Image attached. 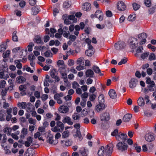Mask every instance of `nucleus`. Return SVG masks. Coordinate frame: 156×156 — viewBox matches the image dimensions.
<instances>
[{
	"label": "nucleus",
	"instance_id": "64",
	"mask_svg": "<svg viewBox=\"0 0 156 156\" xmlns=\"http://www.w3.org/2000/svg\"><path fill=\"white\" fill-rule=\"evenodd\" d=\"M57 65L59 66H65L64 62L62 60H58L57 62Z\"/></svg>",
	"mask_w": 156,
	"mask_h": 156
},
{
	"label": "nucleus",
	"instance_id": "61",
	"mask_svg": "<svg viewBox=\"0 0 156 156\" xmlns=\"http://www.w3.org/2000/svg\"><path fill=\"white\" fill-rule=\"evenodd\" d=\"M143 47L142 46H139L136 49V54L135 55L136 56V54L137 53H141L142 51V50L143 49Z\"/></svg>",
	"mask_w": 156,
	"mask_h": 156
},
{
	"label": "nucleus",
	"instance_id": "39",
	"mask_svg": "<svg viewBox=\"0 0 156 156\" xmlns=\"http://www.w3.org/2000/svg\"><path fill=\"white\" fill-rule=\"evenodd\" d=\"M68 18L70 20H73V23H75L77 22V19L75 18V16L74 15H69L68 16Z\"/></svg>",
	"mask_w": 156,
	"mask_h": 156
},
{
	"label": "nucleus",
	"instance_id": "3",
	"mask_svg": "<svg viewBox=\"0 0 156 156\" xmlns=\"http://www.w3.org/2000/svg\"><path fill=\"white\" fill-rule=\"evenodd\" d=\"M137 37L140 45L143 44L146 42V38L147 37V35L145 33L139 34L137 35Z\"/></svg>",
	"mask_w": 156,
	"mask_h": 156
},
{
	"label": "nucleus",
	"instance_id": "18",
	"mask_svg": "<svg viewBox=\"0 0 156 156\" xmlns=\"http://www.w3.org/2000/svg\"><path fill=\"white\" fill-rule=\"evenodd\" d=\"M94 72L91 69L87 70L85 72V75L86 77L92 78L94 76Z\"/></svg>",
	"mask_w": 156,
	"mask_h": 156
},
{
	"label": "nucleus",
	"instance_id": "13",
	"mask_svg": "<svg viewBox=\"0 0 156 156\" xmlns=\"http://www.w3.org/2000/svg\"><path fill=\"white\" fill-rule=\"evenodd\" d=\"M100 119L101 121H108L109 119V114L107 112L104 113L101 115Z\"/></svg>",
	"mask_w": 156,
	"mask_h": 156
},
{
	"label": "nucleus",
	"instance_id": "63",
	"mask_svg": "<svg viewBox=\"0 0 156 156\" xmlns=\"http://www.w3.org/2000/svg\"><path fill=\"white\" fill-rule=\"evenodd\" d=\"M76 36H77L75 35H74L72 34H71L69 35V40L73 42L76 40Z\"/></svg>",
	"mask_w": 156,
	"mask_h": 156
},
{
	"label": "nucleus",
	"instance_id": "51",
	"mask_svg": "<svg viewBox=\"0 0 156 156\" xmlns=\"http://www.w3.org/2000/svg\"><path fill=\"white\" fill-rule=\"evenodd\" d=\"M20 61L19 60H15L14 61L15 62L17 63L16 66L18 69H21L22 68V64L20 62Z\"/></svg>",
	"mask_w": 156,
	"mask_h": 156
},
{
	"label": "nucleus",
	"instance_id": "42",
	"mask_svg": "<svg viewBox=\"0 0 156 156\" xmlns=\"http://www.w3.org/2000/svg\"><path fill=\"white\" fill-rule=\"evenodd\" d=\"M92 69L94 72L97 73H99L101 72V70L98 66H94L92 67Z\"/></svg>",
	"mask_w": 156,
	"mask_h": 156
},
{
	"label": "nucleus",
	"instance_id": "49",
	"mask_svg": "<svg viewBox=\"0 0 156 156\" xmlns=\"http://www.w3.org/2000/svg\"><path fill=\"white\" fill-rule=\"evenodd\" d=\"M21 133L23 135V136L22 135H21L20 136L21 138H24V136L26 135L27 134V130L25 128H23L22 129Z\"/></svg>",
	"mask_w": 156,
	"mask_h": 156
},
{
	"label": "nucleus",
	"instance_id": "41",
	"mask_svg": "<svg viewBox=\"0 0 156 156\" xmlns=\"http://www.w3.org/2000/svg\"><path fill=\"white\" fill-rule=\"evenodd\" d=\"M136 19V16L135 14L130 15L128 17V20L129 21H133Z\"/></svg>",
	"mask_w": 156,
	"mask_h": 156
},
{
	"label": "nucleus",
	"instance_id": "8",
	"mask_svg": "<svg viewBox=\"0 0 156 156\" xmlns=\"http://www.w3.org/2000/svg\"><path fill=\"white\" fill-rule=\"evenodd\" d=\"M103 13L101 10H98L96 11L95 14V16L98 18L99 20L102 21L103 19Z\"/></svg>",
	"mask_w": 156,
	"mask_h": 156
},
{
	"label": "nucleus",
	"instance_id": "7",
	"mask_svg": "<svg viewBox=\"0 0 156 156\" xmlns=\"http://www.w3.org/2000/svg\"><path fill=\"white\" fill-rule=\"evenodd\" d=\"M53 136L52 134H49L47 137V142L50 144H56L58 142V140H56L54 141L53 140Z\"/></svg>",
	"mask_w": 156,
	"mask_h": 156
},
{
	"label": "nucleus",
	"instance_id": "47",
	"mask_svg": "<svg viewBox=\"0 0 156 156\" xmlns=\"http://www.w3.org/2000/svg\"><path fill=\"white\" fill-rule=\"evenodd\" d=\"M34 41L37 43H40L41 41L40 37L37 36H35L34 39Z\"/></svg>",
	"mask_w": 156,
	"mask_h": 156
},
{
	"label": "nucleus",
	"instance_id": "5",
	"mask_svg": "<svg viewBox=\"0 0 156 156\" xmlns=\"http://www.w3.org/2000/svg\"><path fill=\"white\" fill-rule=\"evenodd\" d=\"M125 45V44L124 42L119 41L115 44V47L117 50H119L123 49Z\"/></svg>",
	"mask_w": 156,
	"mask_h": 156
},
{
	"label": "nucleus",
	"instance_id": "21",
	"mask_svg": "<svg viewBox=\"0 0 156 156\" xmlns=\"http://www.w3.org/2000/svg\"><path fill=\"white\" fill-rule=\"evenodd\" d=\"M91 7L90 4L86 2L84 3L82 5V9L85 11H89Z\"/></svg>",
	"mask_w": 156,
	"mask_h": 156
},
{
	"label": "nucleus",
	"instance_id": "48",
	"mask_svg": "<svg viewBox=\"0 0 156 156\" xmlns=\"http://www.w3.org/2000/svg\"><path fill=\"white\" fill-rule=\"evenodd\" d=\"M133 9L135 11L137 10L140 7V5L136 3H133Z\"/></svg>",
	"mask_w": 156,
	"mask_h": 156
},
{
	"label": "nucleus",
	"instance_id": "30",
	"mask_svg": "<svg viewBox=\"0 0 156 156\" xmlns=\"http://www.w3.org/2000/svg\"><path fill=\"white\" fill-rule=\"evenodd\" d=\"M16 31H15L12 33V40L14 42L17 41L18 40V37L16 35Z\"/></svg>",
	"mask_w": 156,
	"mask_h": 156
},
{
	"label": "nucleus",
	"instance_id": "37",
	"mask_svg": "<svg viewBox=\"0 0 156 156\" xmlns=\"http://www.w3.org/2000/svg\"><path fill=\"white\" fill-rule=\"evenodd\" d=\"M75 31L74 32V34L77 36H78L79 34V31L81 29L79 25H76L75 27Z\"/></svg>",
	"mask_w": 156,
	"mask_h": 156
},
{
	"label": "nucleus",
	"instance_id": "9",
	"mask_svg": "<svg viewBox=\"0 0 156 156\" xmlns=\"http://www.w3.org/2000/svg\"><path fill=\"white\" fill-rule=\"evenodd\" d=\"M127 138V136L126 133H119L118 136H116V139L117 140L120 141L121 139L123 142L126 140Z\"/></svg>",
	"mask_w": 156,
	"mask_h": 156
},
{
	"label": "nucleus",
	"instance_id": "24",
	"mask_svg": "<svg viewBox=\"0 0 156 156\" xmlns=\"http://www.w3.org/2000/svg\"><path fill=\"white\" fill-rule=\"evenodd\" d=\"M34 154V151L32 149H28L25 152L26 156H33Z\"/></svg>",
	"mask_w": 156,
	"mask_h": 156
},
{
	"label": "nucleus",
	"instance_id": "38",
	"mask_svg": "<svg viewBox=\"0 0 156 156\" xmlns=\"http://www.w3.org/2000/svg\"><path fill=\"white\" fill-rule=\"evenodd\" d=\"M99 104L104 103V96L102 94L100 95L98 98Z\"/></svg>",
	"mask_w": 156,
	"mask_h": 156
},
{
	"label": "nucleus",
	"instance_id": "29",
	"mask_svg": "<svg viewBox=\"0 0 156 156\" xmlns=\"http://www.w3.org/2000/svg\"><path fill=\"white\" fill-rule=\"evenodd\" d=\"M18 107L20 108L25 109L27 106V103L25 102H19L17 104Z\"/></svg>",
	"mask_w": 156,
	"mask_h": 156
},
{
	"label": "nucleus",
	"instance_id": "35",
	"mask_svg": "<svg viewBox=\"0 0 156 156\" xmlns=\"http://www.w3.org/2000/svg\"><path fill=\"white\" fill-rule=\"evenodd\" d=\"M39 8L37 6H36L33 7L32 10L33 12L34 15H36L39 12Z\"/></svg>",
	"mask_w": 156,
	"mask_h": 156
},
{
	"label": "nucleus",
	"instance_id": "43",
	"mask_svg": "<svg viewBox=\"0 0 156 156\" xmlns=\"http://www.w3.org/2000/svg\"><path fill=\"white\" fill-rule=\"evenodd\" d=\"M133 146L134 147L135 149L137 152H140L141 150V147L140 146L135 144L133 145Z\"/></svg>",
	"mask_w": 156,
	"mask_h": 156
},
{
	"label": "nucleus",
	"instance_id": "17",
	"mask_svg": "<svg viewBox=\"0 0 156 156\" xmlns=\"http://www.w3.org/2000/svg\"><path fill=\"white\" fill-rule=\"evenodd\" d=\"M59 111L61 113H66L69 112V108L66 106L62 105L59 108Z\"/></svg>",
	"mask_w": 156,
	"mask_h": 156
},
{
	"label": "nucleus",
	"instance_id": "44",
	"mask_svg": "<svg viewBox=\"0 0 156 156\" xmlns=\"http://www.w3.org/2000/svg\"><path fill=\"white\" fill-rule=\"evenodd\" d=\"M156 56L155 55V54L154 53H151L149 55V59L150 61L155 60L156 59Z\"/></svg>",
	"mask_w": 156,
	"mask_h": 156
},
{
	"label": "nucleus",
	"instance_id": "32",
	"mask_svg": "<svg viewBox=\"0 0 156 156\" xmlns=\"http://www.w3.org/2000/svg\"><path fill=\"white\" fill-rule=\"evenodd\" d=\"M94 50L87 49L85 53L87 56L90 57L94 54Z\"/></svg>",
	"mask_w": 156,
	"mask_h": 156
},
{
	"label": "nucleus",
	"instance_id": "31",
	"mask_svg": "<svg viewBox=\"0 0 156 156\" xmlns=\"http://www.w3.org/2000/svg\"><path fill=\"white\" fill-rule=\"evenodd\" d=\"M27 51L26 50L23 49L21 50L19 54L20 58H21L25 57L27 55Z\"/></svg>",
	"mask_w": 156,
	"mask_h": 156
},
{
	"label": "nucleus",
	"instance_id": "23",
	"mask_svg": "<svg viewBox=\"0 0 156 156\" xmlns=\"http://www.w3.org/2000/svg\"><path fill=\"white\" fill-rule=\"evenodd\" d=\"M7 47V44L6 43L2 42L0 45V51H4Z\"/></svg>",
	"mask_w": 156,
	"mask_h": 156
},
{
	"label": "nucleus",
	"instance_id": "53",
	"mask_svg": "<svg viewBox=\"0 0 156 156\" xmlns=\"http://www.w3.org/2000/svg\"><path fill=\"white\" fill-rule=\"evenodd\" d=\"M29 122L31 124L35 125L36 123V120L35 119H33L32 118H29L28 119Z\"/></svg>",
	"mask_w": 156,
	"mask_h": 156
},
{
	"label": "nucleus",
	"instance_id": "55",
	"mask_svg": "<svg viewBox=\"0 0 156 156\" xmlns=\"http://www.w3.org/2000/svg\"><path fill=\"white\" fill-rule=\"evenodd\" d=\"M59 68L58 69V71L59 72L61 73H62L64 72L65 70H66V66H59Z\"/></svg>",
	"mask_w": 156,
	"mask_h": 156
},
{
	"label": "nucleus",
	"instance_id": "12",
	"mask_svg": "<svg viewBox=\"0 0 156 156\" xmlns=\"http://www.w3.org/2000/svg\"><path fill=\"white\" fill-rule=\"evenodd\" d=\"M61 146L63 147H68L71 146L72 144V142L70 140H61L60 142Z\"/></svg>",
	"mask_w": 156,
	"mask_h": 156
},
{
	"label": "nucleus",
	"instance_id": "52",
	"mask_svg": "<svg viewBox=\"0 0 156 156\" xmlns=\"http://www.w3.org/2000/svg\"><path fill=\"white\" fill-rule=\"evenodd\" d=\"M77 135H74V136L75 137H78L79 139L80 140H81L83 139V137L82 135H81L80 131H78V130L77 132Z\"/></svg>",
	"mask_w": 156,
	"mask_h": 156
},
{
	"label": "nucleus",
	"instance_id": "62",
	"mask_svg": "<svg viewBox=\"0 0 156 156\" xmlns=\"http://www.w3.org/2000/svg\"><path fill=\"white\" fill-rule=\"evenodd\" d=\"M144 3L147 7H150L151 5V0H145Z\"/></svg>",
	"mask_w": 156,
	"mask_h": 156
},
{
	"label": "nucleus",
	"instance_id": "6",
	"mask_svg": "<svg viewBox=\"0 0 156 156\" xmlns=\"http://www.w3.org/2000/svg\"><path fill=\"white\" fill-rule=\"evenodd\" d=\"M117 8L119 11H124L126 10V6L122 1H120L117 3Z\"/></svg>",
	"mask_w": 156,
	"mask_h": 156
},
{
	"label": "nucleus",
	"instance_id": "22",
	"mask_svg": "<svg viewBox=\"0 0 156 156\" xmlns=\"http://www.w3.org/2000/svg\"><path fill=\"white\" fill-rule=\"evenodd\" d=\"M33 142V138L28 136L27 138V141L25 142V145L27 147H29Z\"/></svg>",
	"mask_w": 156,
	"mask_h": 156
},
{
	"label": "nucleus",
	"instance_id": "20",
	"mask_svg": "<svg viewBox=\"0 0 156 156\" xmlns=\"http://www.w3.org/2000/svg\"><path fill=\"white\" fill-rule=\"evenodd\" d=\"M132 115L131 114H127L125 115L123 117L122 120L124 122H128L130 120Z\"/></svg>",
	"mask_w": 156,
	"mask_h": 156
},
{
	"label": "nucleus",
	"instance_id": "11",
	"mask_svg": "<svg viewBox=\"0 0 156 156\" xmlns=\"http://www.w3.org/2000/svg\"><path fill=\"white\" fill-rule=\"evenodd\" d=\"M145 139L148 142L153 141L154 140L153 134L151 133L147 134L145 136Z\"/></svg>",
	"mask_w": 156,
	"mask_h": 156
},
{
	"label": "nucleus",
	"instance_id": "16",
	"mask_svg": "<svg viewBox=\"0 0 156 156\" xmlns=\"http://www.w3.org/2000/svg\"><path fill=\"white\" fill-rule=\"evenodd\" d=\"M105 108V105L104 103L99 104L95 107V110L97 112L101 111Z\"/></svg>",
	"mask_w": 156,
	"mask_h": 156
},
{
	"label": "nucleus",
	"instance_id": "33",
	"mask_svg": "<svg viewBox=\"0 0 156 156\" xmlns=\"http://www.w3.org/2000/svg\"><path fill=\"white\" fill-rule=\"evenodd\" d=\"M8 89L5 88L4 90L3 89L1 91L2 98V99L5 100V97L6 95Z\"/></svg>",
	"mask_w": 156,
	"mask_h": 156
},
{
	"label": "nucleus",
	"instance_id": "34",
	"mask_svg": "<svg viewBox=\"0 0 156 156\" xmlns=\"http://www.w3.org/2000/svg\"><path fill=\"white\" fill-rule=\"evenodd\" d=\"M69 136V132L68 130H65L62 134V137L63 138L68 137Z\"/></svg>",
	"mask_w": 156,
	"mask_h": 156
},
{
	"label": "nucleus",
	"instance_id": "26",
	"mask_svg": "<svg viewBox=\"0 0 156 156\" xmlns=\"http://www.w3.org/2000/svg\"><path fill=\"white\" fill-rule=\"evenodd\" d=\"M16 82L19 83H23L26 81V79L22 76H20L17 77L16 79Z\"/></svg>",
	"mask_w": 156,
	"mask_h": 156
},
{
	"label": "nucleus",
	"instance_id": "14",
	"mask_svg": "<svg viewBox=\"0 0 156 156\" xmlns=\"http://www.w3.org/2000/svg\"><path fill=\"white\" fill-rule=\"evenodd\" d=\"M139 41L136 38H133L131 42V47L133 49H135L138 45Z\"/></svg>",
	"mask_w": 156,
	"mask_h": 156
},
{
	"label": "nucleus",
	"instance_id": "54",
	"mask_svg": "<svg viewBox=\"0 0 156 156\" xmlns=\"http://www.w3.org/2000/svg\"><path fill=\"white\" fill-rule=\"evenodd\" d=\"M127 61V58H124L122 59L121 61L118 63V64L119 65H121L122 64H124L126 63Z\"/></svg>",
	"mask_w": 156,
	"mask_h": 156
},
{
	"label": "nucleus",
	"instance_id": "2",
	"mask_svg": "<svg viewBox=\"0 0 156 156\" xmlns=\"http://www.w3.org/2000/svg\"><path fill=\"white\" fill-rule=\"evenodd\" d=\"M56 126L51 129V130L54 132H62L64 128V125L61 121H57Z\"/></svg>",
	"mask_w": 156,
	"mask_h": 156
},
{
	"label": "nucleus",
	"instance_id": "46",
	"mask_svg": "<svg viewBox=\"0 0 156 156\" xmlns=\"http://www.w3.org/2000/svg\"><path fill=\"white\" fill-rule=\"evenodd\" d=\"M51 76L52 78L55 77L56 76L57 74V72L56 70L55 69H53L51 70Z\"/></svg>",
	"mask_w": 156,
	"mask_h": 156
},
{
	"label": "nucleus",
	"instance_id": "58",
	"mask_svg": "<svg viewBox=\"0 0 156 156\" xmlns=\"http://www.w3.org/2000/svg\"><path fill=\"white\" fill-rule=\"evenodd\" d=\"M10 54V51L9 50H7L5 52L3 53V58H5L9 56Z\"/></svg>",
	"mask_w": 156,
	"mask_h": 156
},
{
	"label": "nucleus",
	"instance_id": "4",
	"mask_svg": "<svg viewBox=\"0 0 156 156\" xmlns=\"http://www.w3.org/2000/svg\"><path fill=\"white\" fill-rule=\"evenodd\" d=\"M116 147L118 150L123 151L127 150L128 146L127 144L124 142H120L117 144Z\"/></svg>",
	"mask_w": 156,
	"mask_h": 156
},
{
	"label": "nucleus",
	"instance_id": "1",
	"mask_svg": "<svg viewBox=\"0 0 156 156\" xmlns=\"http://www.w3.org/2000/svg\"><path fill=\"white\" fill-rule=\"evenodd\" d=\"M113 147V145L112 143L107 145L105 147L101 146L100 147L98 154L99 156H104L105 154L106 156H110L112 153Z\"/></svg>",
	"mask_w": 156,
	"mask_h": 156
},
{
	"label": "nucleus",
	"instance_id": "57",
	"mask_svg": "<svg viewBox=\"0 0 156 156\" xmlns=\"http://www.w3.org/2000/svg\"><path fill=\"white\" fill-rule=\"evenodd\" d=\"M44 55L46 57H51L52 53L50 51H47L44 53Z\"/></svg>",
	"mask_w": 156,
	"mask_h": 156
},
{
	"label": "nucleus",
	"instance_id": "59",
	"mask_svg": "<svg viewBox=\"0 0 156 156\" xmlns=\"http://www.w3.org/2000/svg\"><path fill=\"white\" fill-rule=\"evenodd\" d=\"M5 113L4 112H1L0 113V121H5Z\"/></svg>",
	"mask_w": 156,
	"mask_h": 156
},
{
	"label": "nucleus",
	"instance_id": "19",
	"mask_svg": "<svg viewBox=\"0 0 156 156\" xmlns=\"http://www.w3.org/2000/svg\"><path fill=\"white\" fill-rule=\"evenodd\" d=\"M108 94L110 98L112 99H115L117 97V94L115 91L112 89L110 90Z\"/></svg>",
	"mask_w": 156,
	"mask_h": 156
},
{
	"label": "nucleus",
	"instance_id": "10",
	"mask_svg": "<svg viewBox=\"0 0 156 156\" xmlns=\"http://www.w3.org/2000/svg\"><path fill=\"white\" fill-rule=\"evenodd\" d=\"M138 82L137 80L135 78H132L130 80L129 83V86L131 88H133L135 87Z\"/></svg>",
	"mask_w": 156,
	"mask_h": 156
},
{
	"label": "nucleus",
	"instance_id": "15",
	"mask_svg": "<svg viewBox=\"0 0 156 156\" xmlns=\"http://www.w3.org/2000/svg\"><path fill=\"white\" fill-rule=\"evenodd\" d=\"M62 122L63 123H67L70 125H72L73 123L71 121V118L68 116L63 118Z\"/></svg>",
	"mask_w": 156,
	"mask_h": 156
},
{
	"label": "nucleus",
	"instance_id": "60",
	"mask_svg": "<svg viewBox=\"0 0 156 156\" xmlns=\"http://www.w3.org/2000/svg\"><path fill=\"white\" fill-rule=\"evenodd\" d=\"M50 31L51 33L50 34V36L51 37H53L54 34L56 32V30L55 28H50Z\"/></svg>",
	"mask_w": 156,
	"mask_h": 156
},
{
	"label": "nucleus",
	"instance_id": "28",
	"mask_svg": "<svg viewBox=\"0 0 156 156\" xmlns=\"http://www.w3.org/2000/svg\"><path fill=\"white\" fill-rule=\"evenodd\" d=\"M71 5V3L69 1L67 0L65 1L63 4V7L64 8L67 9L70 7Z\"/></svg>",
	"mask_w": 156,
	"mask_h": 156
},
{
	"label": "nucleus",
	"instance_id": "25",
	"mask_svg": "<svg viewBox=\"0 0 156 156\" xmlns=\"http://www.w3.org/2000/svg\"><path fill=\"white\" fill-rule=\"evenodd\" d=\"M146 83L149 84V86H151L152 87H154L155 85L154 82L151 80V78L149 77H147L146 78Z\"/></svg>",
	"mask_w": 156,
	"mask_h": 156
},
{
	"label": "nucleus",
	"instance_id": "56",
	"mask_svg": "<svg viewBox=\"0 0 156 156\" xmlns=\"http://www.w3.org/2000/svg\"><path fill=\"white\" fill-rule=\"evenodd\" d=\"M34 46V44L33 42H30L28 46V50L29 51H31L32 50L33 47Z\"/></svg>",
	"mask_w": 156,
	"mask_h": 156
},
{
	"label": "nucleus",
	"instance_id": "36",
	"mask_svg": "<svg viewBox=\"0 0 156 156\" xmlns=\"http://www.w3.org/2000/svg\"><path fill=\"white\" fill-rule=\"evenodd\" d=\"M80 118L79 114L77 112L74 113L72 115V118L74 120H79Z\"/></svg>",
	"mask_w": 156,
	"mask_h": 156
},
{
	"label": "nucleus",
	"instance_id": "40",
	"mask_svg": "<svg viewBox=\"0 0 156 156\" xmlns=\"http://www.w3.org/2000/svg\"><path fill=\"white\" fill-rule=\"evenodd\" d=\"M12 131L11 128L6 127L3 129V132L4 133H7L8 135H10Z\"/></svg>",
	"mask_w": 156,
	"mask_h": 156
},
{
	"label": "nucleus",
	"instance_id": "45",
	"mask_svg": "<svg viewBox=\"0 0 156 156\" xmlns=\"http://www.w3.org/2000/svg\"><path fill=\"white\" fill-rule=\"evenodd\" d=\"M6 84V81L4 80H1L0 81V88H3L5 87Z\"/></svg>",
	"mask_w": 156,
	"mask_h": 156
},
{
	"label": "nucleus",
	"instance_id": "27",
	"mask_svg": "<svg viewBox=\"0 0 156 156\" xmlns=\"http://www.w3.org/2000/svg\"><path fill=\"white\" fill-rule=\"evenodd\" d=\"M137 103L138 105L141 107L143 106L145 103L143 98L142 97H140L137 100Z\"/></svg>",
	"mask_w": 156,
	"mask_h": 156
},
{
	"label": "nucleus",
	"instance_id": "50",
	"mask_svg": "<svg viewBox=\"0 0 156 156\" xmlns=\"http://www.w3.org/2000/svg\"><path fill=\"white\" fill-rule=\"evenodd\" d=\"M84 60V58L83 57L79 58L77 59L76 61V63L79 65H81Z\"/></svg>",
	"mask_w": 156,
	"mask_h": 156
}]
</instances>
